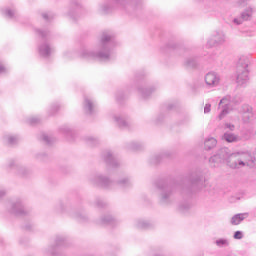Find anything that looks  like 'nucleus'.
Returning <instances> with one entry per match:
<instances>
[{"instance_id":"nucleus-37","label":"nucleus","mask_w":256,"mask_h":256,"mask_svg":"<svg viewBox=\"0 0 256 256\" xmlns=\"http://www.w3.org/2000/svg\"><path fill=\"white\" fill-rule=\"evenodd\" d=\"M42 17L45 19V21H50V19H53V14L43 13Z\"/></svg>"},{"instance_id":"nucleus-10","label":"nucleus","mask_w":256,"mask_h":256,"mask_svg":"<svg viewBox=\"0 0 256 256\" xmlns=\"http://www.w3.org/2000/svg\"><path fill=\"white\" fill-rule=\"evenodd\" d=\"M248 218H249L248 212L238 213L231 217L230 224L234 226L241 225L244 219H248Z\"/></svg>"},{"instance_id":"nucleus-28","label":"nucleus","mask_w":256,"mask_h":256,"mask_svg":"<svg viewBox=\"0 0 256 256\" xmlns=\"http://www.w3.org/2000/svg\"><path fill=\"white\" fill-rule=\"evenodd\" d=\"M137 227H138L139 229H148V227H149V222L144 221V220H140V221L138 222V224H137Z\"/></svg>"},{"instance_id":"nucleus-12","label":"nucleus","mask_w":256,"mask_h":256,"mask_svg":"<svg viewBox=\"0 0 256 256\" xmlns=\"http://www.w3.org/2000/svg\"><path fill=\"white\" fill-rule=\"evenodd\" d=\"M38 51L41 57H49L51 53H53V47H51L47 42H44L40 44Z\"/></svg>"},{"instance_id":"nucleus-22","label":"nucleus","mask_w":256,"mask_h":256,"mask_svg":"<svg viewBox=\"0 0 256 256\" xmlns=\"http://www.w3.org/2000/svg\"><path fill=\"white\" fill-rule=\"evenodd\" d=\"M61 133H63L64 135H67L68 137V141H71V137L73 135V131H71L70 127L64 126L61 128Z\"/></svg>"},{"instance_id":"nucleus-2","label":"nucleus","mask_w":256,"mask_h":256,"mask_svg":"<svg viewBox=\"0 0 256 256\" xmlns=\"http://www.w3.org/2000/svg\"><path fill=\"white\" fill-rule=\"evenodd\" d=\"M226 165L230 169H243L245 167L253 169L255 167V158L249 151H239L230 154L229 148H227Z\"/></svg>"},{"instance_id":"nucleus-41","label":"nucleus","mask_w":256,"mask_h":256,"mask_svg":"<svg viewBox=\"0 0 256 256\" xmlns=\"http://www.w3.org/2000/svg\"><path fill=\"white\" fill-rule=\"evenodd\" d=\"M6 69L5 66H3V64H1L0 62V73H5Z\"/></svg>"},{"instance_id":"nucleus-24","label":"nucleus","mask_w":256,"mask_h":256,"mask_svg":"<svg viewBox=\"0 0 256 256\" xmlns=\"http://www.w3.org/2000/svg\"><path fill=\"white\" fill-rule=\"evenodd\" d=\"M185 67H196L197 66V60L195 58H188L184 62Z\"/></svg>"},{"instance_id":"nucleus-13","label":"nucleus","mask_w":256,"mask_h":256,"mask_svg":"<svg viewBox=\"0 0 256 256\" xmlns=\"http://www.w3.org/2000/svg\"><path fill=\"white\" fill-rule=\"evenodd\" d=\"M10 213H13L14 215H25V209L23 208L21 201H16L11 204Z\"/></svg>"},{"instance_id":"nucleus-20","label":"nucleus","mask_w":256,"mask_h":256,"mask_svg":"<svg viewBox=\"0 0 256 256\" xmlns=\"http://www.w3.org/2000/svg\"><path fill=\"white\" fill-rule=\"evenodd\" d=\"M142 99H148L153 93V89H139Z\"/></svg>"},{"instance_id":"nucleus-3","label":"nucleus","mask_w":256,"mask_h":256,"mask_svg":"<svg viewBox=\"0 0 256 256\" xmlns=\"http://www.w3.org/2000/svg\"><path fill=\"white\" fill-rule=\"evenodd\" d=\"M249 63V60L245 57L239 59L236 77L238 85H247L249 83Z\"/></svg>"},{"instance_id":"nucleus-15","label":"nucleus","mask_w":256,"mask_h":256,"mask_svg":"<svg viewBox=\"0 0 256 256\" xmlns=\"http://www.w3.org/2000/svg\"><path fill=\"white\" fill-rule=\"evenodd\" d=\"M204 147L208 151H211V149H215V147H217V139L213 137L206 138L204 141Z\"/></svg>"},{"instance_id":"nucleus-45","label":"nucleus","mask_w":256,"mask_h":256,"mask_svg":"<svg viewBox=\"0 0 256 256\" xmlns=\"http://www.w3.org/2000/svg\"><path fill=\"white\" fill-rule=\"evenodd\" d=\"M169 109H173V107H172V106H169Z\"/></svg>"},{"instance_id":"nucleus-16","label":"nucleus","mask_w":256,"mask_h":256,"mask_svg":"<svg viewBox=\"0 0 256 256\" xmlns=\"http://www.w3.org/2000/svg\"><path fill=\"white\" fill-rule=\"evenodd\" d=\"M241 18L243 21H251V18L253 17V8H247L245 9L241 14Z\"/></svg>"},{"instance_id":"nucleus-14","label":"nucleus","mask_w":256,"mask_h":256,"mask_svg":"<svg viewBox=\"0 0 256 256\" xmlns=\"http://www.w3.org/2000/svg\"><path fill=\"white\" fill-rule=\"evenodd\" d=\"M95 109H97V105L91 98H85L84 99V110L88 115H93L95 112Z\"/></svg>"},{"instance_id":"nucleus-25","label":"nucleus","mask_w":256,"mask_h":256,"mask_svg":"<svg viewBox=\"0 0 256 256\" xmlns=\"http://www.w3.org/2000/svg\"><path fill=\"white\" fill-rule=\"evenodd\" d=\"M216 245L217 247H228L229 245V240L227 239H218L216 240Z\"/></svg>"},{"instance_id":"nucleus-40","label":"nucleus","mask_w":256,"mask_h":256,"mask_svg":"<svg viewBox=\"0 0 256 256\" xmlns=\"http://www.w3.org/2000/svg\"><path fill=\"white\" fill-rule=\"evenodd\" d=\"M194 183H203V176H199Z\"/></svg>"},{"instance_id":"nucleus-29","label":"nucleus","mask_w":256,"mask_h":256,"mask_svg":"<svg viewBox=\"0 0 256 256\" xmlns=\"http://www.w3.org/2000/svg\"><path fill=\"white\" fill-rule=\"evenodd\" d=\"M118 185H120V187H127L129 185H131V182H129V179L125 178L122 179L118 182Z\"/></svg>"},{"instance_id":"nucleus-4","label":"nucleus","mask_w":256,"mask_h":256,"mask_svg":"<svg viewBox=\"0 0 256 256\" xmlns=\"http://www.w3.org/2000/svg\"><path fill=\"white\" fill-rule=\"evenodd\" d=\"M227 163V148H221L213 156L209 158V166L212 169H217Z\"/></svg>"},{"instance_id":"nucleus-34","label":"nucleus","mask_w":256,"mask_h":256,"mask_svg":"<svg viewBox=\"0 0 256 256\" xmlns=\"http://www.w3.org/2000/svg\"><path fill=\"white\" fill-rule=\"evenodd\" d=\"M129 1H131V0H114V3L116 5H122V7H125V4L129 3Z\"/></svg>"},{"instance_id":"nucleus-46","label":"nucleus","mask_w":256,"mask_h":256,"mask_svg":"<svg viewBox=\"0 0 256 256\" xmlns=\"http://www.w3.org/2000/svg\"><path fill=\"white\" fill-rule=\"evenodd\" d=\"M21 175H23V172H20Z\"/></svg>"},{"instance_id":"nucleus-1","label":"nucleus","mask_w":256,"mask_h":256,"mask_svg":"<svg viewBox=\"0 0 256 256\" xmlns=\"http://www.w3.org/2000/svg\"><path fill=\"white\" fill-rule=\"evenodd\" d=\"M113 45V34L104 32L96 51L84 49L80 52L83 59H100V61H109L111 59V46Z\"/></svg>"},{"instance_id":"nucleus-18","label":"nucleus","mask_w":256,"mask_h":256,"mask_svg":"<svg viewBox=\"0 0 256 256\" xmlns=\"http://www.w3.org/2000/svg\"><path fill=\"white\" fill-rule=\"evenodd\" d=\"M224 141H227V143H235L239 141V136L233 134V133H225L223 135Z\"/></svg>"},{"instance_id":"nucleus-44","label":"nucleus","mask_w":256,"mask_h":256,"mask_svg":"<svg viewBox=\"0 0 256 256\" xmlns=\"http://www.w3.org/2000/svg\"><path fill=\"white\" fill-rule=\"evenodd\" d=\"M131 149H137L136 144H133V145L131 146Z\"/></svg>"},{"instance_id":"nucleus-30","label":"nucleus","mask_w":256,"mask_h":256,"mask_svg":"<svg viewBox=\"0 0 256 256\" xmlns=\"http://www.w3.org/2000/svg\"><path fill=\"white\" fill-rule=\"evenodd\" d=\"M87 143L88 145H90L91 147H94V145H96L98 143L97 139L93 138V137H88L87 138Z\"/></svg>"},{"instance_id":"nucleus-5","label":"nucleus","mask_w":256,"mask_h":256,"mask_svg":"<svg viewBox=\"0 0 256 256\" xmlns=\"http://www.w3.org/2000/svg\"><path fill=\"white\" fill-rule=\"evenodd\" d=\"M227 41V36L223 31L214 32L207 40V49H212V47H217L223 45Z\"/></svg>"},{"instance_id":"nucleus-32","label":"nucleus","mask_w":256,"mask_h":256,"mask_svg":"<svg viewBox=\"0 0 256 256\" xmlns=\"http://www.w3.org/2000/svg\"><path fill=\"white\" fill-rule=\"evenodd\" d=\"M101 11L102 13H111V7H109L107 4H104L101 6Z\"/></svg>"},{"instance_id":"nucleus-38","label":"nucleus","mask_w":256,"mask_h":256,"mask_svg":"<svg viewBox=\"0 0 256 256\" xmlns=\"http://www.w3.org/2000/svg\"><path fill=\"white\" fill-rule=\"evenodd\" d=\"M30 125H35V123H39L40 119L37 117H32L30 119H28Z\"/></svg>"},{"instance_id":"nucleus-27","label":"nucleus","mask_w":256,"mask_h":256,"mask_svg":"<svg viewBox=\"0 0 256 256\" xmlns=\"http://www.w3.org/2000/svg\"><path fill=\"white\" fill-rule=\"evenodd\" d=\"M190 208H191V205L189 204H180L178 207V210L180 213H185V211H189Z\"/></svg>"},{"instance_id":"nucleus-23","label":"nucleus","mask_w":256,"mask_h":256,"mask_svg":"<svg viewBox=\"0 0 256 256\" xmlns=\"http://www.w3.org/2000/svg\"><path fill=\"white\" fill-rule=\"evenodd\" d=\"M5 139H6V142L8 143V145H15L17 143V141H19L17 136H13V135H8L5 137Z\"/></svg>"},{"instance_id":"nucleus-11","label":"nucleus","mask_w":256,"mask_h":256,"mask_svg":"<svg viewBox=\"0 0 256 256\" xmlns=\"http://www.w3.org/2000/svg\"><path fill=\"white\" fill-rule=\"evenodd\" d=\"M230 101L228 97H224L220 100L219 107H222V111L219 114V119H223L229 113Z\"/></svg>"},{"instance_id":"nucleus-42","label":"nucleus","mask_w":256,"mask_h":256,"mask_svg":"<svg viewBox=\"0 0 256 256\" xmlns=\"http://www.w3.org/2000/svg\"><path fill=\"white\" fill-rule=\"evenodd\" d=\"M227 129H230V131H233L235 129V126L232 124H226Z\"/></svg>"},{"instance_id":"nucleus-21","label":"nucleus","mask_w":256,"mask_h":256,"mask_svg":"<svg viewBox=\"0 0 256 256\" xmlns=\"http://www.w3.org/2000/svg\"><path fill=\"white\" fill-rule=\"evenodd\" d=\"M104 160L106 161V163H115V158L113 157L111 151H106L104 153Z\"/></svg>"},{"instance_id":"nucleus-7","label":"nucleus","mask_w":256,"mask_h":256,"mask_svg":"<svg viewBox=\"0 0 256 256\" xmlns=\"http://www.w3.org/2000/svg\"><path fill=\"white\" fill-rule=\"evenodd\" d=\"M240 113L242 115L243 123H251V119H253V108L249 105H243Z\"/></svg>"},{"instance_id":"nucleus-19","label":"nucleus","mask_w":256,"mask_h":256,"mask_svg":"<svg viewBox=\"0 0 256 256\" xmlns=\"http://www.w3.org/2000/svg\"><path fill=\"white\" fill-rule=\"evenodd\" d=\"M100 223L102 225H115L117 223V220H115V218H112L110 215H108L101 218Z\"/></svg>"},{"instance_id":"nucleus-43","label":"nucleus","mask_w":256,"mask_h":256,"mask_svg":"<svg viewBox=\"0 0 256 256\" xmlns=\"http://www.w3.org/2000/svg\"><path fill=\"white\" fill-rule=\"evenodd\" d=\"M5 194H6L5 190H0V198L4 197Z\"/></svg>"},{"instance_id":"nucleus-17","label":"nucleus","mask_w":256,"mask_h":256,"mask_svg":"<svg viewBox=\"0 0 256 256\" xmlns=\"http://www.w3.org/2000/svg\"><path fill=\"white\" fill-rule=\"evenodd\" d=\"M114 121L121 129H125L129 125V123L126 122L125 119L119 115L114 116Z\"/></svg>"},{"instance_id":"nucleus-39","label":"nucleus","mask_w":256,"mask_h":256,"mask_svg":"<svg viewBox=\"0 0 256 256\" xmlns=\"http://www.w3.org/2000/svg\"><path fill=\"white\" fill-rule=\"evenodd\" d=\"M204 113H211V104H206L204 107Z\"/></svg>"},{"instance_id":"nucleus-8","label":"nucleus","mask_w":256,"mask_h":256,"mask_svg":"<svg viewBox=\"0 0 256 256\" xmlns=\"http://www.w3.org/2000/svg\"><path fill=\"white\" fill-rule=\"evenodd\" d=\"M220 80L221 79L219 78L218 74L215 72H209L205 76V83L208 85V87H217Z\"/></svg>"},{"instance_id":"nucleus-9","label":"nucleus","mask_w":256,"mask_h":256,"mask_svg":"<svg viewBox=\"0 0 256 256\" xmlns=\"http://www.w3.org/2000/svg\"><path fill=\"white\" fill-rule=\"evenodd\" d=\"M160 189L162 191L160 201L164 205H167V203H169V201L171 199V193H173V191L171 190V187H169V186H162V187H160Z\"/></svg>"},{"instance_id":"nucleus-33","label":"nucleus","mask_w":256,"mask_h":256,"mask_svg":"<svg viewBox=\"0 0 256 256\" xmlns=\"http://www.w3.org/2000/svg\"><path fill=\"white\" fill-rule=\"evenodd\" d=\"M42 139L44 142L47 143V145H51V141H53V139L51 137H49L47 134H43Z\"/></svg>"},{"instance_id":"nucleus-6","label":"nucleus","mask_w":256,"mask_h":256,"mask_svg":"<svg viewBox=\"0 0 256 256\" xmlns=\"http://www.w3.org/2000/svg\"><path fill=\"white\" fill-rule=\"evenodd\" d=\"M90 181L93 185H98V187H104L105 189H109V187L113 186V182L101 174L91 176Z\"/></svg>"},{"instance_id":"nucleus-26","label":"nucleus","mask_w":256,"mask_h":256,"mask_svg":"<svg viewBox=\"0 0 256 256\" xmlns=\"http://www.w3.org/2000/svg\"><path fill=\"white\" fill-rule=\"evenodd\" d=\"M4 15H6V17H8L9 19H13L15 17V10H11V9H5L3 10Z\"/></svg>"},{"instance_id":"nucleus-35","label":"nucleus","mask_w":256,"mask_h":256,"mask_svg":"<svg viewBox=\"0 0 256 256\" xmlns=\"http://www.w3.org/2000/svg\"><path fill=\"white\" fill-rule=\"evenodd\" d=\"M37 33L40 37H42L43 39H45V37L49 36V32L47 31H42V30H37Z\"/></svg>"},{"instance_id":"nucleus-36","label":"nucleus","mask_w":256,"mask_h":256,"mask_svg":"<svg viewBox=\"0 0 256 256\" xmlns=\"http://www.w3.org/2000/svg\"><path fill=\"white\" fill-rule=\"evenodd\" d=\"M234 239H243V231H236L234 233Z\"/></svg>"},{"instance_id":"nucleus-31","label":"nucleus","mask_w":256,"mask_h":256,"mask_svg":"<svg viewBox=\"0 0 256 256\" xmlns=\"http://www.w3.org/2000/svg\"><path fill=\"white\" fill-rule=\"evenodd\" d=\"M233 23L235 25H243V23H245V20H243V18L240 16V17L234 18Z\"/></svg>"}]
</instances>
